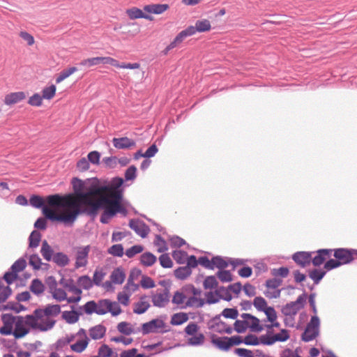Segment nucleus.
<instances>
[{
  "label": "nucleus",
  "instance_id": "a211bd4d",
  "mask_svg": "<svg viewBox=\"0 0 357 357\" xmlns=\"http://www.w3.org/2000/svg\"><path fill=\"white\" fill-rule=\"evenodd\" d=\"M332 252V249H320L317 251V255L312 259L311 262L314 266H319L324 262L326 257L331 256Z\"/></svg>",
  "mask_w": 357,
  "mask_h": 357
},
{
  "label": "nucleus",
  "instance_id": "3c124183",
  "mask_svg": "<svg viewBox=\"0 0 357 357\" xmlns=\"http://www.w3.org/2000/svg\"><path fill=\"white\" fill-rule=\"evenodd\" d=\"M222 317L227 319H236L238 317V311L236 307L233 308H225L221 314Z\"/></svg>",
  "mask_w": 357,
  "mask_h": 357
},
{
  "label": "nucleus",
  "instance_id": "e433bc0d",
  "mask_svg": "<svg viewBox=\"0 0 357 357\" xmlns=\"http://www.w3.org/2000/svg\"><path fill=\"white\" fill-rule=\"evenodd\" d=\"M326 273V271L314 268L312 271H309L308 275L314 281L315 284H318Z\"/></svg>",
  "mask_w": 357,
  "mask_h": 357
},
{
  "label": "nucleus",
  "instance_id": "a878e982",
  "mask_svg": "<svg viewBox=\"0 0 357 357\" xmlns=\"http://www.w3.org/2000/svg\"><path fill=\"white\" fill-rule=\"evenodd\" d=\"M116 328L119 333L126 335H130L132 333H136L140 331L139 328H137V330H135L132 328L131 324L126 321H122L119 323Z\"/></svg>",
  "mask_w": 357,
  "mask_h": 357
},
{
  "label": "nucleus",
  "instance_id": "69168bd1",
  "mask_svg": "<svg viewBox=\"0 0 357 357\" xmlns=\"http://www.w3.org/2000/svg\"><path fill=\"white\" fill-rule=\"evenodd\" d=\"M159 261L161 266L165 268H172L173 262L167 254H162L159 257Z\"/></svg>",
  "mask_w": 357,
  "mask_h": 357
},
{
  "label": "nucleus",
  "instance_id": "338daca9",
  "mask_svg": "<svg viewBox=\"0 0 357 357\" xmlns=\"http://www.w3.org/2000/svg\"><path fill=\"white\" fill-rule=\"evenodd\" d=\"M216 275L222 282H228L232 280V275L229 271L221 270Z\"/></svg>",
  "mask_w": 357,
  "mask_h": 357
},
{
  "label": "nucleus",
  "instance_id": "6e6d98bb",
  "mask_svg": "<svg viewBox=\"0 0 357 357\" xmlns=\"http://www.w3.org/2000/svg\"><path fill=\"white\" fill-rule=\"evenodd\" d=\"M101 63V56L93 57L82 60L79 64L87 68L97 66Z\"/></svg>",
  "mask_w": 357,
  "mask_h": 357
},
{
  "label": "nucleus",
  "instance_id": "4be33fe9",
  "mask_svg": "<svg viewBox=\"0 0 357 357\" xmlns=\"http://www.w3.org/2000/svg\"><path fill=\"white\" fill-rule=\"evenodd\" d=\"M106 327L102 324H98L91 327L89 329V335L93 340H100L103 337L106 333Z\"/></svg>",
  "mask_w": 357,
  "mask_h": 357
},
{
  "label": "nucleus",
  "instance_id": "7ed1b4c3",
  "mask_svg": "<svg viewBox=\"0 0 357 357\" xmlns=\"http://www.w3.org/2000/svg\"><path fill=\"white\" fill-rule=\"evenodd\" d=\"M123 195L117 193L113 195L112 199L105 198L102 202H94L93 199H87L84 202L85 206H79V215L86 214L91 219H95L98 215L100 208L102 207L100 204H109L112 209L114 216L117 213H121L123 216L126 217L128 215V211L126 207L122 204Z\"/></svg>",
  "mask_w": 357,
  "mask_h": 357
},
{
  "label": "nucleus",
  "instance_id": "2eb2a0df",
  "mask_svg": "<svg viewBox=\"0 0 357 357\" xmlns=\"http://www.w3.org/2000/svg\"><path fill=\"white\" fill-rule=\"evenodd\" d=\"M26 326L24 321V317L17 316L15 324V329L13 332V335L16 339L22 338L29 333L30 330L26 328Z\"/></svg>",
  "mask_w": 357,
  "mask_h": 357
},
{
  "label": "nucleus",
  "instance_id": "a18cd8bd",
  "mask_svg": "<svg viewBox=\"0 0 357 357\" xmlns=\"http://www.w3.org/2000/svg\"><path fill=\"white\" fill-rule=\"evenodd\" d=\"M215 294L218 296L220 299L225 300L226 301H230L232 299V296L230 294V291L227 288L225 287H220L215 290Z\"/></svg>",
  "mask_w": 357,
  "mask_h": 357
},
{
  "label": "nucleus",
  "instance_id": "aec40b11",
  "mask_svg": "<svg viewBox=\"0 0 357 357\" xmlns=\"http://www.w3.org/2000/svg\"><path fill=\"white\" fill-rule=\"evenodd\" d=\"M25 98L26 95L23 91L10 93L5 96L4 103L7 105H11L23 100Z\"/></svg>",
  "mask_w": 357,
  "mask_h": 357
},
{
  "label": "nucleus",
  "instance_id": "0eeeda50",
  "mask_svg": "<svg viewBox=\"0 0 357 357\" xmlns=\"http://www.w3.org/2000/svg\"><path fill=\"white\" fill-rule=\"evenodd\" d=\"M211 29V22L206 19L197 20L195 26H190L185 29L181 31L183 37L185 38L195 34L197 32H206Z\"/></svg>",
  "mask_w": 357,
  "mask_h": 357
},
{
  "label": "nucleus",
  "instance_id": "f3484780",
  "mask_svg": "<svg viewBox=\"0 0 357 357\" xmlns=\"http://www.w3.org/2000/svg\"><path fill=\"white\" fill-rule=\"evenodd\" d=\"M113 146L117 149H128L135 146L136 143L133 139L127 137L113 138Z\"/></svg>",
  "mask_w": 357,
  "mask_h": 357
},
{
  "label": "nucleus",
  "instance_id": "dca6fc26",
  "mask_svg": "<svg viewBox=\"0 0 357 357\" xmlns=\"http://www.w3.org/2000/svg\"><path fill=\"white\" fill-rule=\"evenodd\" d=\"M292 259L298 265L302 268H305L311 263V252H297L293 255Z\"/></svg>",
  "mask_w": 357,
  "mask_h": 357
},
{
  "label": "nucleus",
  "instance_id": "6e6552de",
  "mask_svg": "<svg viewBox=\"0 0 357 357\" xmlns=\"http://www.w3.org/2000/svg\"><path fill=\"white\" fill-rule=\"evenodd\" d=\"M333 256L340 261L342 265L351 263L357 257V250L348 248H337L333 250Z\"/></svg>",
  "mask_w": 357,
  "mask_h": 357
},
{
  "label": "nucleus",
  "instance_id": "412c9836",
  "mask_svg": "<svg viewBox=\"0 0 357 357\" xmlns=\"http://www.w3.org/2000/svg\"><path fill=\"white\" fill-rule=\"evenodd\" d=\"M102 206L100 210H103L100 218L102 224H108L110 219L114 217L111 206L109 204H100Z\"/></svg>",
  "mask_w": 357,
  "mask_h": 357
},
{
  "label": "nucleus",
  "instance_id": "f03ea898",
  "mask_svg": "<svg viewBox=\"0 0 357 357\" xmlns=\"http://www.w3.org/2000/svg\"><path fill=\"white\" fill-rule=\"evenodd\" d=\"M72 185L75 195L81 199V204L84 205L87 199L98 197L94 202H102L105 197L112 199L117 193L123 195L121 188L123 180L120 177L113 178L109 183L102 184L97 178H88L82 181L78 178L72 179Z\"/></svg>",
  "mask_w": 357,
  "mask_h": 357
},
{
  "label": "nucleus",
  "instance_id": "9b49d317",
  "mask_svg": "<svg viewBox=\"0 0 357 357\" xmlns=\"http://www.w3.org/2000/svg\"><path fill=\"white\" fill-rule=\"evenodd\" d=\"M165 326V324L162 320L155 319L143 324L140 331H142L143 335H147L151 333L157 332L158 329L164 328Z\"/></svg>",
  "mask_w": 357,
  "mask_h": 357
},
{
  "label": "nucleus",
  "instance_id": "4468645a",
  "mask_svg": "<svg viewBox=\"0 0 357 357\" xmlns=\"http://www.w3.org/2000/svg\"><path fill=\"white\" fill-rule=\"evenodd\" d=\"M289 338V331L287 329H282L280 333L273 335H268V337H263L264 345H272L276 342H285Z\"/></svg>",
  "mask_w": 357,
  "mask_h": 357
},
{
  "label": "nucleus",
  "instance_id": "4c0bfd02",
  "mask_svg": "<svg viewBox=\"0 0 357 357\" xmlns=\"http://www.w3.org/2000/svg\"><path fill=\"white\" fill-rule=\"evenodd\" d=\"M89 343V339L86 337V340H77L75 344L70 345V349L77 353H82L87 347Z\"/></svg>",
  "mask_w": 357,
  "mask_h": 357
},
{
  "label": "nucleus",
  "instance_id": "423d86ee",
  "mask_svg": "<svg viewBox=\"0 0 357 357\" xmlns=\"http://www.w3.org/2000/svg\"><path fill=\"white\" fill-rule=\"evenodd\" d=\"M200 262L201 266L205 268L213 270L215 268H217L220 271L227 268L229 264V261H227L221 256L213 257L211 260L206 256H202Z\"/></svg>",
  "mask_w": 357,
  "mask_h": 357
},
{
  "label": "nucleus",
  "instance_id": "c85d7f7f",
  "mask_svg": "<svg viewBox=\"0 0 357 357\" xmlns=\"http://www.w3.org/2000/svg\"><path fill=\"white\" fill-rule=\"evenodd\" d=\"M126 13L128 14V17L131 20L138 19V18H144L146 20L152 19V17L150 15L144 14L141 9L137 8L136 7L132 8L130 9H128L126 10Z\"/></svg>",
  "mask_w": 357,
  "mask_h": 357
},
{
  "label": "nucleus",
  "instance_id": "f8f14e48",
  "mask_svg": "<svg viewBox=\"0 0 357 357\" xmlns=\"http://www.w3.org/2000/svg\"><path fill=\"white\" fill-rule=\"evenodd\" d=\"M151 301L154 306L164 307L169 301V289L165 288L162 292L153 294Z\"/></svg>",
  "mask_w": 357,
  "mask_h": 357
},
{
  "label": "nucleus",
  "instance_id": "a19ab883",
  "mask_svg": "<svg viewBox=\"0 0 357 357\" xmlns=\"http://www.w3.org/2000/svg\"><path fill=\"white\" fill-rule=\"evenodd\" d=\"M156 257L149 252L143 253L140 257V261L145 266H152L156 261Z\"/></svg>",
  "mask_w": 357,
  "mask_h": 357
},
{
  "label": "nucleus",
  "instance_id": "72a5a7b5",
  "mask_svg": "<svg viewBox=\"0 0 357 357\" xmlns=\"http://www.w3.org/2000/svg\"><path fill=\"white\" fill-rule=\"evenodd\" d=\"M96 304V314L103 315L108 312V307L111 305V301L109 299H101Z\"/></svg>",
  "mask_w": 357,
  "mask_h": 357
},
{
  "label": "nucleus",
  "instance_id": "de8ad7c7",
  "mask_svg": "<svg viewBox=\"0 0 357 357\" xmlns=\"http://www.w3.org/2000/svg\"><path fill=\"white\" fill-rule=\"evenodd\" d=\"M188 255L187 252L183 250H174L172 252V257L176 263L183 264L185 263Z\"/></svg>",
  "mask_w": 357,
  "mask_h": 357
},
{
  "label": "nucleus",
  "instance_id": "7c9ffc66",
  "mask_svg": "<svg viewBox=\"0 0 357 357\" xmlns=\"http://www.w3.org/2000/svg\"><path fill=\"white\" fill-rule=\"evenodd\" d=\"M168 8L169 6L167 4H151L145 6L144 10L151 13L161 14Z\"/></svg>",
  "mask_w": 357,
  "mask_h": 357
},
{
  "label": "nucleus",
  "instance_id": "b1692460",
  "mask_svg": "<svg viewBox=\"0 0 357 357\" xmlns=\"http://www.w3.org/2000/svg\"><path fill=\"white\" fill-rule=\"evenodd\" d=\"M59 283L64 288L67 289L69 291L76 295H81L82 293V289L75 285L74 280L73 279L65 280L63 278H62L59 280Z\"/></svg>",
  "mask_w": 357,
  "mask_h": 357
},
{
  "label": "nucleus",
  "instance_id": "603ef678",
  "mask_svg": "<svg viewBox=\"0 0 357 357\" xmlns=\"http://www.w3.org/2000/svg\"><path fill=\"white\" fill-rule=\"evenodd\" d=\"M56 324V321L51 319H46L38 324V329L40 331H47L52 329Z\"/></svg>",
  "mask_w": 357,
  "mask_h": 357
},
{
  "label": "nucleus",
  "instance_id": "39448f33",
  "mask_svg": "<svg viewBox=\"0 0 357 357\" xmlns=\"http://www.w3.org/2000/svg\"><path fill=\"white\" fill-rule=\"evenodd\" d=\"M307 295L304 291L295 301L287 303L283 305L281 312L285 317H295L298 311L305 307Z\"/></svg>",
  "mask_w": 357,
  "mask_h": 357
},
{
  "label": "nucleus",
  "instance_id": "5701e85b",
  "mask_svg": "<svg viewBox=\"0 0 357 357\" xmlns=\"http://www.w3.org/2000/svg\"><path fill=\"white\" fill-rule=\"evenodd\" d=\"M147 296L144 295L140 297L139 301L135 304L133 312L137 314H142L144 313L150 307L149 303L146 301Z\"/></svg>",
  "mask_w": 357,
  "mask_h": 357
},
{
  "label": "nucleus",
  "instance_id": "13d9d810",
  "mask_svg": "<svg viewBox=\"0 0 357 357\" xmlns=\"http://www.w3.org/2000/svg\"><path fill=\"white\" fill-rule=\"evenodd\" d=\"M108 252L115 257H121L123 255V247L121 244H115L108 249Z\"/></svg>",
  "mask_w": 357,
  "mask_h": 357
},
{
  "label": "nucleus",
  "instance_id": "1a4fd4ad",
  "mask_svg": "<svg viewBox=\"0 0 357 357\" xmlns=\"http://www.w3.org/2000/svg\"><path fill=\"white\" fill-rule=\"evenodd\" d=\"M90 245L79 247L75 255V268L85 267L88 264V257L90 252Z\"/></svg>",
  "mask_w": 357,
  "mask_h": 357
},
{
  "label": "nucleus",
  "instance_id": "c756f323",
  "mask_svg": "<svg viewBox=\"0 0 357 357\" xmlns=\"http://www.w3.org/2000/svg\"><path fill=\"white\" fill-rule=\"evenodd\" d=\"M53 262L60 267H64L69 264L70 259L67 255L59 252L54 253L53 256Z\"/></svg>",
  "mask_w": 357,
  "mask_h": 357
},
{
  "label": "nucleus",
  "instance_id": "09e8293b",
  "mask_svg": "<svg viewBox=\"0 0 357 357\" xmlns=\"http://www.w3.org/2000/svg\"><path fill=\"white\" fill-rule=\"evenodd\" d=\"M98 357H115L113 351L108 345L103 344H102L98 351Z\"/></svg>",
  "mask_w": 357,
  "mask_h": 357
},
{
  "label": "nucleus",
  "instance_id": "4d7b16f0",
  "mask_svg": "<svg viewBox=\"0 0 357 357\" xmlns=\"http://www.w3.org/2000/svg\"><path fill=\"white\" fill-rule=\"evenodd\" d=\"M55 93L56 86L55 85L52 84L51 86L45 87L43 89L42 97L44 99L50 100L55 96Z\"/></svg>",
  "mask_w": 357,
  "mask_h": 357
},
{
  "label": "nucleus",
  "instance_id": "f704fd0d",
  "mask_svg": "<svg viewBox=\"0 0 357 357\" xmlns=\"http://www.w3.org/2000/svg\"><path fill=\"white\" fill-rule=\"evenodd\" d=\"M222 315L217 314L214 317H213L208 323V327L211 330H215L216 331L217 328H222V327L226 326V323L220 320V317Z\"/></svg>",
  "mask_w": 357,
  "mask_h": 357
},
{
  "label": "nucleus",
  "instance_id": "473e14b6",
  "mask_svg": "<svg viewBox=\"0 0 357 357\" xmlns=\"http://www.w3.org/2000/svg\"><path fill=\"white\" fill-rule=\"evenodd\" d=\"M82 314L77 311H64L62 314V317L70 324H73L78 321L79 316Z\"/></svg>",
  "mask_w": 357,
  "mask_h": 357
},
{
  "label": "nucleus",
  "instance_id": "20e7f679",
  "mask_svg": "<svg viewBox=\"0 0 357 357\" xmlns=\"http://www.w3.org/2000/svg\"><path fill=\"white\" fill-rule=\"evenodd\" d=\"M241 317L243 320L236 319L234 324L236 333H243L248 329L253 333H260L264 330V326L260 324V320L257 317L249 313H243Z\"/></svg>",
  "mask_w": 357,
  "mask_h": 357
},
{
  "label": "nucleus",
  "instance_id": "0e129e2a",
  "mask_svg": "<svg viewBox=\"0 0 357 357\" xmlns=\"http://www.w3.org/2000/svg\"><path fill=\"white\" fill-rule=\"evenodd\" d=\"M29 263L35 270L40 269L42 265L41 259L37 254H33L30 256Z\"/></svg>",
  "mask_w": 357,
  "mask_h": 357
},
{
  "label": "nucleus",
  "instance_id": "680f3d73",
  "mask_svg": "<svg viewBox=\"0 0 357 357\" xmlns=\"http://www.w3.org/2000/svg\"><path fill=\"white\" fill-rule=\"evenodd\" d=\"M144 250V248L141 245H135L128 248L126 251V255L128 258H132L135 255L141 253Z\"/></svg>",
  "mask_w": 357,
  "mask_h": 357
},
{
  "label": "nucleus",
  "instance_id": "6ab92c4d",
  "mask_svg": "<svg viewBox=\"0 0 357 357\" xmlns=\"http://www.w3.org/2000/svg\"><path fill=\"white\" fill-rule=\"evenodd\" d=\"M229 337H218L215 335L211 336V342L217 348L222 351H228L231 347L229 344Z\"/></svg>",
  "mask_w": 357,
  "mask_h": 357
},
{
  "label": "nucleus",
  "instance_id": "8fccbe9b",
  "mask_svg": "<svg viewBox=\"0 0 357 357\" xmlns=\"http://www.w3.org/2000/svg\"><path fill=\"white\" fill-rule=\"evenodd\" d=\"M78 284L84 289L89 290L93 287V282L88 275L80 276L77 280Z\"/></svg>",
  "mask_w": 357,
  "mask_h": 357
},
{
  "label": "nucleus",
  "instance_id": "864d4df0",
  "mask_svg": "<svg viewBox=\"0 0 357 357\" xmlns=\"http://www.w3.org/2000/svg\"><path fill=\"white\" fill-rule=\"evenodd\" d=\"M252 304L260 312H263L268 307L266 301L261 296L255 297Z\"/></svg>",
  "mask_w": 357,
  "mask_h": 357
},
{
  "label": "nucleus",
  "instance_id": "37998d69",
  "mask_svg": "<svg viewBox=\"0 0 357 357\" xmlns=\"http://www.w3.org/2000/svg\"><path fill=\"white\" fill-rule=\"evenodd\" d=\"M2 309L3 310H13L16 313H19L26 310V307L18 303L8 302L7 304L2 305Z\"/></svg>",
  "mask_w": 357,
  "mask_h": 357
},
{
  "label": "nucleus",
  "instance_id": "774afa93",
  "mask_svg": "<svg viewBox=\"0 0 357 357\" xmlns=\"http://www.w3.org/2000/svg\"><path fill=\"white\" fill-rule=\"evenodd\" d=\"M234 354L239 357H255L251 350L244 348H237L234 351Z\"/></svg>",
  "mask_w": 357,
  "mask_h": 357
},
{
  "label": "nucleus",
  "instance_id": "bf43d9fd",
  "mask_svg": "<svg viewBox=\"0 0 357 357\" xmlns=\"http://www.w3.org/2000/svg\"><path fill=\"white\" fill-rule=\"evenodd\" d=\"M218 282L216 278L213 275L207 276L203 283L204 287L205 289H215L218 287Z\"/></svg>",
  "mask_w": 357,
  "mask_h": 357
},
{
  "label": "nucleus",
  "instance_id": "c03bdc74",
  "mask_svg": "<svg viewBox=\"0 0 357 357\" xmlns=\"http://www.w3.org/2000/svg\"><path fill=\"white\" fill-rule=\"evenodd\" d=\"M41 240V234L38 231L33 230L29 237V248H35L39 245L40 241Z\"/></svg>",
  "mask_w": 357,
  "mask_h": 357
},
{
  "label": "nucleus",
  "instance_id": "58836bf2",
  "mask_svg": "<svg viewBox=\"0 0 357 357\" xmlns=\"http://www.w3.org/2000/svg\"><path fill=\"white\" fill-rule=\"evenodd\" d=\"M188 320V316L185 312H178L172 315L171 318V324L174 326L181 325Z\"/></svg>",
  "mask_w": 357,
  "mask_h": 357
},
{
  "label": "nucleus",
  "instance_id": "052dcab7",
  "mask_svg": "<svg viewBox=\"0 0 357 357\" xmlns=\"http://www.w3.org/2000/svg\"><path fill=\"white\" fill-rule=\"evenodd\" d=\"M204 342V335L202 333H199L197 335L190 337L188 340L189 345L198 346L202 345Z\"/></svg>",
  "mask_w": 357,
  "mask_h": 357
},
{
  "label": "nucleus",
  "instance_id": "e2e57ef3",
  "mask_svg": "<svg viewBox=\"0 0 357 357\" xmlns=\"http://www.w3.org/2000/svg\"><path fill=\"white\" fill-rule=\"evenodd\" d=\"M51 294L53 298L57 301L61 302L67 299V294L63 289L57 288Z\"/></svg>",
  "mask_w": 357,
  "mask_h": 357
},
{
  "label": "nucleus",
  "instance_id": "2f4dec72",
  "mask_svg": "<svg viewBox=\"0 0 357 357\" xmlns=\"http://www.w3.org/2000/svg\"><path fill=\"white\" fill-rule=\"evenodd\" d=\"M319 334L318 329L310 328L306 326L305 331L301 335V340L305 342H310L315 339Z\"/></svg>",
  "mask_w": 357,
  "mask_h": 357
},
{
  "label": "nucleus",
  "instance_id": "49530a36",
  "mask_svg": "<svg viewBox=\"0 0 357 357\" xmlns=\"http://www.w3.org/2000/svg\"><path fill=\"white\" fill-rule=\"evenodd\" d=\"M77 71L76 67H70L68 69H64L60 72L59 75L56 78V83L59 84L63 81L65 79L68 77L70 75Z\"/></svg>",
  "mask_w": 357,
  "mask_h": 357
},
{
  "label": "nucleus",
  "instance_id": "9d476101",
  "mask_svg": "<svg viewBox=\"0 0 357 357\" xmlns=\"http://www.w3.org/2000/svg\"><path fill=\"white\" fill-rule=\"evenodd\" d=\"M61 312V306L59 305H47L45 309L38 308L34 310V314L38 318L46 317H56Z\"/></svg>",
  "mask_w": 357,
  "mask_h": 357
},
{
  "label": "nucleus",
  "instance_id": "79ce46f5",
  "mask_svg": "<svg viewBox=\"0 0 357 357\" xmlns=\"http://www.w3.org/2000/svg\"><path fill=\"white\" fill-rule=\"evenodd\" d=\"M30 290L36 295H40L45 291V286L39 279L32 280Z\"/></svg>",
  "mask_w": 357,
  "mask_h": 357
},
{
  "label": "nucleus",
  "instance_id": "ea45409f",
  "mask_svg": "<svg viewBox=\"0 0 357 357\" xmlns=\"http://www.w3.org/2000/svg\"><path fill=\"white\" fill-rule=\"evenodd\" d=\"M43 318H38L36 317V315L34 314V312H33V314H28L26 315L24 317V324L26 326H30L33 329H38L39 323L38 322V320H42Z\"/></svg>",
  "mask_w": 357,
  "mask_h": 357
},
{
  "label": "nucleus",
  "instance_id": "5fc2aeb1",
  "mask_svg": "<svg viewBox=\"0 0 357 357\" xmlns=\"http://www.w3.org/2000/svg\"><path fill=\"white\" fill-rule=\"evenodd\" d=\"M26 265V260L23 258H20L11 266L10 270L17 274L18 272H20L25 268Z\"/></svg>",
  "mask_w": 357,
  "mask_h": 357
},
{
  "label": "nucleus",
  "instance_id": "c9c22d12",
  "mask_svg": "<svg viewBox=\"0 0 357 357\" xmlns=\"http://www.w3.org/2000/svg\"><path fill=\"white\" fill-rule=\"evenodd\" d=\"M192 274V270L188 266H180L174 270V275L179 280H185Z\"/></svg>",
  "mask_w": 357,
  "mask_h": 357
},
{
  "label": "nucleus",
  "instance_id": "bb28decb",
  "mask_svg": "<svg viewBox=\"0 0 357 357\" xmlns=\"http://www.w3.org/2000/svg\"><path fill=\"white\" fill-rule=\"evenodd\" d=\"M40 253L46 261H50L53 260L54 250L46 240H44L42 243Z\"/></svg>",
  "mask_w": 357,
  "mask_h": 357
},
{
  "label": "nucleus",
  "instance_id": "ddd939ff",
  "mask_svg": "<svg viewBox=\"0 0 357 357\" xmlns=\"http://www.w3.org/2000/svg\"><path fill=\"white\" fill-rule=\"evenodd\" d=\"M129 227L142 238H145L149 234L150 229L143 221L132 219L129 222Z\"/></svg>",
  "mask_w": 357,
  "mask_h": 357
},
{
  "label": "nucleus",
  "instance_id": "f257e3e1",
  "mask_svg": "<svg viewBox=\"0 0 357 357\" xmlns=\"http://www.w3.org/2000/svg\"><path fill=\"white\" fill-rule=\"evenodd\" d=\"M29 202L33 208H41L48 220L63 222L65 226L73 227L79 215L80 205L69 202L58 194L49 195L45 200L39 195H32Z\"/></svg>",
  "mask_w": 357,
  "mask_h": 357
},
{
  "label": "nucleus",
  "instance_id": "393cba45",
  "mask_svg": "<svg viewBox=\"0 0 357 357\" xmlns=\"http://www.w3.org/2000/svg\"><path fill=\"white\" fill-rule=\"evenodd\" d=\"M268 337V335H261L257 337L255 334H248L244 337V344L249 346H257L260 344H264L263 337Z\"/></svg>",
  "mask_w": 357,
  "mask_h": 357
},
{
  "label": "nucleus",
  "instance_id": "cd10ccee",
  "mask_svg": "<svg viewBox=\"0 0 357 357\" xmlns=\"http://www.w3.org/2000/svg\"><path fill=\"white\" fill-rule=\"evenodd\" d=\"M126 278V274L121 268H115L111 273V281L114 284H122Z\"/></svg>",
  "mask_w": 357,
  "mask_h": 357
}]
</instances>
